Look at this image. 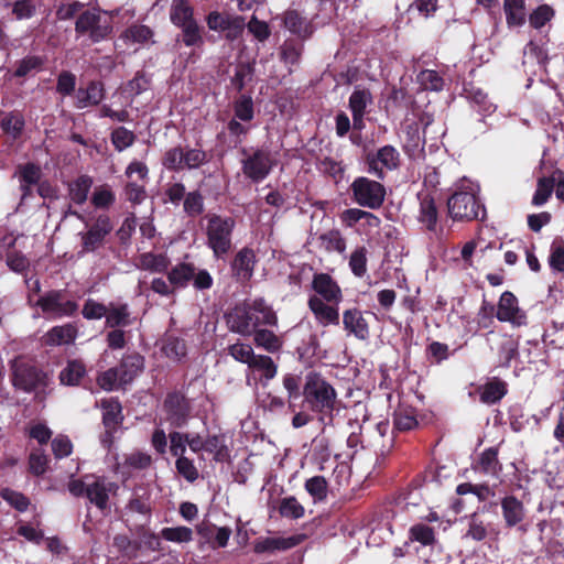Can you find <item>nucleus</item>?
<instances>
[{"label":"nucleus","instance_id":"nucleus-1","mask_svg":"<svg viewBox=\"0 0 564 564\" xmlns=\"http://www.w3.org/2000/svg\"><path fill=\"white\" fill-rule=\"evenodd\" d=\"M227 324L231 332L247 337L260 326H276L278 316L271 306L259 299L250 305L236 306L227 315Z\"/></svg>","mask_w":564,"mask_h":564},{"label":"nucleus","instance_id":"nucleus-2","mask_svg":"<svg viewBox=\"0 0 564 564\" xmlns=\"http://www.w3.org/2000/svg\"><path fill=\"white\" fill-rule=\"evenodd\" d=\"M302 394L313 412L328 415L336 409L337 392L319 372L310 371L305 376Z\"/></svg>","mask_w":564,"mask_h":564},{"label":"nucleus","instance_id":"nucleus-3","mask_svg":"<svg viewBox=\"0 0 564 564\" xmlns=\"http://www.w3.org/2000/svg\"><path fill=\"white\" fill-rule=\"evenodd\" d=\"M10 379L17 390L26 393L44 389L50 384L47 373L24 356H18L10 361Z\"/></svg>","mask_w":564,"mask_h":564},{"label":"nucleus","instance_id":"nucleus-4","mask_svg":"<svg viewBox=\"0 0 564 564\" xmlns=\"http://www.w3.org/2000/svg\"><path fill=\"white\" fill-rule=\"evenodd\" d=\"M207 246L216 258H224L232 248L231 235L236 227L232 217H223L217 214L206 216Z\"/></svg>","mask_w":564,"mask_h":564},{"label":"nucleus","instance_id":"nucleus-5","mask_svg":"<svg viewBox=\"0 0 564 564\" xmlns=\"http://www.w3.org/2000/svg\"><path fill=\"white\" fill-rule=\"evenodd\" d=\"M78 35H87L94 43L108 37L112 32L111 18L97 9H88L78 15L75 23Z\"/></svg>","mask_w":564,"mask_h":564},{"label":"nucleus","instance_id":"nucleus-6","mask_svg":"<svg viewBox=\"0 0 564 564\" xmlns=\"http://www.w3.org/2000/svg\"><path fill=\"white\" fill-rule=\"evenodd\" d=\"M352 199L359 206L378 209L386 198V187L376 180L359 176L350 184Z\"/></svg>","mask_w":564,"mask_h":564},{"label":"nucleus","instance_id":"nucleus-7","mask_svg":"<svg viewBox=\"0 0 564 564\" xmlns=\"http://www.w3.org/2000/svg\"><path fill=\"white\" fill-rule=\"evenodd\" d=\"M449 217L455 221H471L478 218L484 207L477 196L469 191H457L447 199Z\"/></svg>","mask_w":564,"mask_h":564},{"label":"nucleus","instance_id":"nucleus-8","mask_svg":"<svg viewBox=\"0 0 564 564\" xmlns=\"http://www.w3.org/2000/svg\"><path fill=\"white\" fill-rule=\"evenodd\" d=\"M367 171L378 180L386 177V171H393L400 166V153L392 145H384L377 152H369L365 156Z\"/></svg>","mask_w":564,"mask_h":564},{"label":"nucleus","instance_id":"nucleus-9","mask_svg":"<svg viewBox=\"0 0 564 564\" xmlns=\"http://www.w3.org/2000/svg\"><path fill=\"white\" fill-rule=\"evenodd\" d=\"M34 306L42 310L44 314L55 317L72 316L78 310V304L70 300H65L59 290H51L36 299Z\"/></svg>","mask_w":564,"mask_h":564},{"label":"nucleus","instance_id":"nucleus-10","mask_svg":"<svg viewBox=\"0 0 564 564\" xmlns=\"http://www.w3.org/2000/svg\"><path fill=\"white\" fill-rule=\"evenodd\" d=\"M118 489L119 486L117 482L104 476L93 477V480L88 482L86 498L98 510L106 513L110 510V497L116 496Z\"/></svg>","mask_w":564,"mask_h":564},{"label":"nucleus","instance_id":"nucleus-11","mask_svg":"<svg viewBox=\"0 0 564 564\" xmlns=\"http://www.w3.org/2000/svg\"><path fill=\"white\" fill-rule=\"evenodd\" d=\"M496 317L498 321L508 322L516 327L527 324V314L520 308L514 294L509 291L501 294L497 305Z\"/></svg>","mask_w":564,"mask_h":564},{"label":"nucleus","instance_id":"nucleus-12","mask_svg":"<svg viewBox=\"0 0 564 564\" xmlns=\"http://www.w3.org/2000/svg\"><path fill=\"white\" fill-rule=\"evenodd\" d=\"M271 169V154L269 151L263 149L256 150L251 155L242 161L243 174L253 182L263 180L270 173Z\"/></svg>","mask_w":564,"mask_h":564},{"label":"nucleus","instance_id":"nucleus-13","mask_svg":"<svg viewBox=\"0 0 564 564\" xmlns=\"http://www.w3.org/2000/svg\"><path fill=\"white\" fill-rule=\"evenodd\" d=\"M311 285L317 299L330 304H339L343 301L340 286L328 273H315Z\"/></svg>","mask_w":564,"mask_h":564},{"label":"nucleus","instance_id":"nucleus-14","mask_svg":"<svg viewBox=\"0 0 564 564\" xmlns=\"http://www.w3.org/2000/svg\"><path fill=\"white\" fill-rule=\"evenodd\" d=\"M166 412V419L175 427H181L186 423L189 414V403L187 399L178 392L170 393L163 404Z\"/></svg>","mask_w":564,"mask_h":564},{"label":"nucleus","instance_id":"nucleus-15","mask_svg":"<svg viewBox=\"0 0 564 564\" xmlns=\"http://www.w3.org/2000/svg\"><path fill=\"white\" fill-rule=\"evenodd\" d=\"M112 230L109 217L99 216L95 224L85 234H82V246L84 252H91L98 249L106 236Z\"/></svg>","mask_w":564,"mask_h":564},{"label":"nucleus","instance_id":"nucleus-16","mask_svg":"<svg viewBox=\"0 0 564 564\" xmlns=\"http://www.w3.org/2000/svg\"><path fill=\"white\" fill-rule=\"evenodd\" d=\"M307 305L321 326L327 327L330 325H339L340 318L338 304H330L323 301V299H317V296H310Z\"/></svg>","mask_w":564,"mask_h":564},{"label":"nucleus","instance_id":"nucleus-17","mask_svg":"<svg viewBox=\"0 0 564 564\" xmlns=\"http://www.w3.org/2000/svg\"><path fill=\"white\" fill-rule=\"evenodd\" d=\"M197 533L204 543L212 549L225 547L231 535V529L228 527H216L210 522L203 521L196 527Z\"/></svg>","mask_w":564,"mask_h":564},{"label":"nucleus","instance_id":"nucleus-18","mask_svg":"<svg viewBox=\"0 0 564 564\" xmlns=\"http://www.w3.org/2000/svg\"><path fill=\"white\" fill-rule=\"evenodd\" d=\"M343 326L348 335L365 340L369 336V325L365 313L357 307L345 310L343 313Z\"/></svg>","mask_w":564,"mask_h":564},{"label":"nucleus","instance_id":"nucleus-19","mask_svg":"<svg viewBox=\"0 0 564 564\" xmlns=\"http://www.w3.org/2000/svg\"><path fill=\"white\" fill-rule=\"evenodd\" d=\"M305 534H294L288 538H264L259 539L253 544L256 553L275 552L290 550L305 540Z\"/></svg>","mask_w":564,"mask_h":564},{"label":"nucleus","instance_id":"nucleus-20","mask_svg":"<svg viewBox=\"0 0 564 564\" xmlns=\"http://www.w3.org/2000/svg\"><path fill=\"white\" fill-rule=\"evenodd\" d=\"M254 264V251L245 247L235 256L231 263V270L238 281L246 282L252 276Z\"/></svg>","mask_w":564,"mask_h":564},{"label":"nucleus","instance_id":"nucleus-21","mask_svg":"<svg viewBox=\"0 0 564 564\" xmlns=\"http://www.w3.org/2000/svg\"><path fill=\"white\" fill-rule=\"evenodd\" d=\"M283 24L291 33L302 40L311 37L314 33L313 24L297 10H286L283 13Z\"/></svg>","mask_w":564,"mask_h":564},{"label":"nucleus","instance_id":"nucleus-22","mask_svg":"<svg viewBox=\"0 0 564 564\" xmlns=\"http://www.w3.org/2000/svg\"><path fill=\"white\" fill-rule=\"evenodd\" d=\"M419 221L430 231H435L438 223V210L434 197L430 193L419 194Z\"/></svg>","mask_w":564,"mask_h":564},{"label":"nucleus","instance_id":"nucleus-23","mask_svg":"<svg viewBox=\"0 0 564 564\" xmlns=\"http://www.w3.org/2000/svg\"><path fill=\"white\" fill-rule=\"evenodd\" d=\"M502 517L508 528L521 523L525 517L522 501L514 496H506L501 499Z\"/></svg>","mask_w":564,"mask_h":564},{"label":"nucleus","instance_id":"nucleus-24","mask_svg":"<svg viewBox=\"0 0 564 564\" xmlns=\"http://www.w3.org/2000/svg\"><path fill=\"white\" fill-rule=\"evenodd\" d=\"M100 408L102 409V422L107 431H115L123 421L120 402L115 398L102 399Z\"/></svg>","mask_w":564,"mask_h":564},{"label":"nucleus","instance_id":"nucleus-25","mask_svg":"<svg viewBox=\"0 0 564 564\" xmlns=\"http://www.w3.org/2000/svg\"><path fill=\"white\" fill-rule=\"evenodd\" d=\"M78 329L74 324L54 326L44 335V341L48 346L69 345L77 337Z\"/></svg>","mask_w":564,"mask_h":564},{"label":"nucleus","instance_id":"nucleus-26","mask_svg":"<svg viewBox=\"0 0 564 564\" xmlns=\"http://www.w3.org/2000/svg\"><path fill=\"white\" fill-rule=\"evenodd\" d=\"M105 97V88L100 82H90L86 88L76 91L77 108H86L98 105Z\"/></svg>","mask_w":564,"mask_h":564},{"label":"nucleus","instance_id":"nucleus-27","mask_svg":"<svg viewBox=\"0 0 564 564\" xmlns=\"http://www.w3.org/2000/svg\"><path fill=\"white\" fill-rule=\"evenodd\" d=\"M144 367V359L139 354L127 355L122 358L118 369L121 373V384L130 383L139 376Z\"/></svg>","mask_w":564,"mask_h":564},{"label":"nucleus","instance_id":"nucleus-28","mask_svg":"<svg viewBox=\"0 0 564 564\" xmlns=\"http://www.w3.org/2000/svg\"><path fill=\"white\" fill-rule=\"evenodd\" d=\"M253 343L258 348H262L270 354L279 352L283 347V337L276 335L270 329L259 328L252 333Z\"/></svg>","mask_w":564,"mask_h":564},{"label":"nucleus","instance_id":"nucleus-29","mask_svg":"<svg viewBox=\"0 0 564 564\" xmlns=\"http://www.w3.org/2000/svg\"><path fill=\"white\" fill-rule=\"evenodd\" d=\"M480 401L486 404H495L499 402L507 393V384L494 378L478 389Z\"/></svg>","mask_w":564,"mask_h":564},{"label":"nucleus","instance_id":"nucleus-30","mask_svg":"<svg viewBox=\"0 0 564 564\" xmlns=\"http://www.w3.org/2000/svg\"><path fill=\"white\" fill-rule=\"evenodd\" d=\"M170 20L177 28L194 21V8L188 0H172L170 4Z\"/></svg>","mask_w":564,"mask_h":564},{"label":"nucleus","instance_id":"nucleus-31","mask_svg":"<svg viewBox=\"0 0 564 564\" xmlns=\"http://www.w3.org/2000/svg\"><path fill=\"white\" fill-rule=\"evenodd\" d=\"M150 498L151 492L148 486H135L133 488L132 497L129 500L127 508L131 512L147 514L151 511Z\"/></svg>","mask_w":564,"mask_h":564},{"label":"nucleus","instance_id":"nucleus-32","mask_svg":"<svg viewBox=\"0 0 564 564\" xmlns=\"http://www.w3.org/2000/svg\"><path fill=\"white\" fill-rule=\"evenodd\" d=\"M106 324L107 326L115 327H124L128 326L130 321V311L128 304H116L109 303L107 305V314H106Z\"/></svg>","mask_w":564,"mask_h":564},{"label":"nucleus","instance_id":"nucleus-33","mask_svg":"<svg viewBox=\"0 0 564 564\" xmlns=\"http://www.w3.org/2000/svg\"><path fill=\"white\" fill-rule=\"evenodd\" d=\"M170 260L164 254L145 252L139 256L137 267L141 270L162 273L167 270Z\"/></svg>","mask_w":564,"mask_h":564},{"label":"nucleus","instance_id":"nucleus-34","mask_svg":"<svg viewBox=\"0 0 564 564\" xmlns=\"http://www.w3.org/2000/svg\"><path fill=\"white\" fill-rule=\"evenodd\" d=\"M93 186V178L88 175H80L68 184V195L72 202L82 205L87 200L88 193Z\"/></svg>","mask_w":564,"mask_h":564},{"label":"nucleus","instance_id":"nucleus-35","mask_svg":"<svg viewBox=\"0 0 564 564\" xmlns=\"http://www.w3.org/2000/svg\"><path fill=\"white\" fill-rule=\"evenodd\" d=\"M506 21L509 26H521L525 22L524 0H503Z\"/></svg>","mask_w":564,"mask_h":564},{"label":"nucleus","instance_id":"nucleus-36","mask_svg":"<svg viewBox=\"0 0 564 564\" xmlns=\"http://www.w3.org/2000/svg\"><path fill=\"white\" fill-rule=\"evenodd\" d=\"M86 375V367L80 360H69L59 372V381L65 386H77Z\"/></svg>","mask_w":564,"mask_h":564},{"label":"nucleus","instance_id":"nucleus-37","mask_svg":"<svg viewBox=\"0 0 564 564\" xmlns=\"http://www.w3.org/2000/svg\"><path fill=\"white\" fill-rule=\"evenodd\" d=\"M195 275L192 263H178L169 273L167 280L173 288H184Z\"/></svg>","mask_w":564,"mask_h":564},{"label":"nucleus","instance_id":"nucleus-38","mask_svg":"<svg viewBox=\"0 0 564 564\" xmlns=\"http://www.w3.org/2000/svg\"><path fill=\"white\" fill-rule=\"evenodd\" d=\"M205 452L213 454L217 462H226L229 459V449L225 443V436L221 434L208 435L205 438Z\"/></svg>","mask_w":564,"mask_h":564},{"label":"nucleus","instance_id":"nucleus-39","mask_svg":"<svg viewBox=\"0 0 564 564\" xmlns=\"http://www.w3.org/2000/svg\"><path fill=\"white\" fill-rule=\"evenodd\" d=\"M478 468L484 474L497 476L501 470V465L498 459V449L490 447L484 451L479 456Z\"/></svg>","mask_w":564,"mask_h":564},{"label":"nucleus","instance_id":"nucleus-40","mask_svg":"<svg viewBox=\"0 0 564 564\" xmlns=\"http://www.w3.org/2000/svg\"><path fill=\"white\" fill-rule=\"evenodd\" d=\"M152 456L145 452L134 451L124 456L122 467L132 470H144L151 467Z\"/></svg>","mask_w":564,"mask_h":564},{"label":"nucleus","instance_id":"nucleus-41","mask_svg":"<svg viewBox=\"0 0 564 564\" xmlns=\"http://www.w3.org/2000/svg\"><path fill=\"white\" fill-rule=\"evenodd\" d=\"M113 546L122 556L132 560L138 556L141 543L137 540H131L126 534H117L113 538Z\"/></svg>","mask_w":564,"mask_h":564},{"label":"nucleus","instance_id":"nucleus-42","mask_svg":"<svg viewBox=\"0 0 564 564\" xmlns=\"http://www.w3.org/2000/svg\"><path fill=\"white\" fill-rule=\"evenodd\" d=\"M248 367L252 370L260 371L267 381L272 380L278 372V366L273 359L267 355H256Z\"/></svg>","mask_w":564,"mask_h":564},{"label":"nucleus","instance_id":"nucleus-43","mask_svg":"<svg viewBox=\"0 0 564 564\" xmlns=\"http://www.w3.org/2000/svg\"><path fill=\"white\" fill-rule=\"evenodd\" d=\"M319 240L321 246L328 252L343 253L346 250V240L337 229L322 234Z\"/></svg>","mask_w":564,"mask_h":564},{"label":"nucleus","instance_id":"nucleus-44","mask_svg":"<svg viewBox=\"0 0 564 564\" xmlns=\"http://www.w3.org/2000/svg\"><path fill=\"white\" fill-rule=\"evenodd\" d=\"M42 0H17L12 3V14L17 20H28L36 14Z\"/></svg>","mask_w":564,"mask_h":564},{"label":"nucleus","instance_id":"nucleus-45","mask_svg":"<svg viewBox=\"0 0 564 564\" xmlns=\"http://www.w3.org/2000/svg\"><path fill=\"white\" fill-rule=\"evenodd\" d=\"M417 82L425 90L441 91L444 88L445 82L443 77L433 69H424L419 73Z\"/></svg>","mask_w":564,"mask_h":564},{"label":"nucleus","instance_id":"nucleus-46","mask_svg":"<svg viewBox=\"0 0 564 564\" xmlns=\"http://www.w3.org/2000/svg\"><path fill=\"white\" fill-rule=\"evenodd\" d=\"M555 186V177H541L538 180L536 191L532 197L534 206H541L551 197Z\"/></svg>","mask_w":564,"mask_h":564},{"label":"nucleus","instance_id":"nucleus-47","mask_svg":"<svg viewBox=\"0 0 564 564\" xmlns=\"http://www.w3.org/2000/svg\"><path fill=\"white\" fill-rule=\"evenodd\" d=\"M487 535L488 525L478 517L477 513H473L468 519V529L465 533V538L479 542L485 540Z\"/></svg>","mask_w":564,"mask_h":564},{"label":"nucleus","instance_id":"nucleus-48","mask_svg":"<svg viewBox=\"0 0 564 564\" xmlns=\"http://www.w3.org/2000/svg\"><path fill=\"white\" fill-rule=\"evenodd\" d=\"M182 30L183 42L186 46H200L204 43L200 28L196 20L178 26Z\"/></svg>","mask_w":564,"mask_h":564},{"label":"nucleus","instance_id":"nucleus-49","mask_svg":"<svg viewBox=\"0 0 564 564\" xmlns=\"http://www.w3.org/2000/svg\"><path fill=\"white\" fill-rule=\"evenodd\" d=\"M228 354L236 360L241 364H246L247 366L250 365L252 359L257 354H254L253 348L246 343L237 341L232 345H229Z\"/></svg>","mask_w":564,"mask_h":564},{"label":"nucleus","instance_id":"nucleus-50","mask_svg":"<svg viewBox=\"0 0 564 564\" xmlns=\"http://www.w3.org/2000/svg\"><path fill=\"white\" fill-rule=\"evenodd\" d=\"M554 9L549 4H541L529 15V23L534 29H541L554 18Z\"/></svg>","mask_w":564,"mask_h":564},{"label":"nucleus","instance_id":"nucleus-51","mask_svg":"<svg viewBox=\"0 0 564 564\" xmlns=\"http://www.w3.org/2000/svg\"><path fill=\"white\" fill-rule=\"evenodd\" d=\"M303 52V45L293 40L285 41L280 48V57L285 64L295 65L299 63Z\"/></svg>","mask_w":564,"mask_h":564},{"label":"nucleus","instance_id":"nucleus-52","mask_svg":"<svg viewBox=\"0 0 564 564\" xmlns=\"http://www.w3.org/2000/svg\"><path fill=\"white\" fill-rule=\"evenodd\" d=\"M410 540L420 542L422 545H433L436 542L434 530L423 523L413 525L410 529Z\"/></svg>","mask_w":564,"mask_h":564},{"label":"nucleus","instance_id":"nucleus-53","mask_svg":"<svg viewBox=\"0 0 564 564\" xmlns=\"http://www.w3.org/2000/svg\"><path fill=\"white\" fill-rule=\"evenodd\" d=\"M279 512L285 518L300 519L304 516V507L295 497H286L281 500Z\"/></svg>","mask_w":564,"mask_h":564},{"label":"nucleus","instance_id":"nucleus-54","mask_svg":"<svg viewBox=\"0 0 564 564\" xmlns=\"http://www.w3.org/2000/svg\"><path fill=\"white\" fill-rule=\"evenodd\" d=\"M162 164L170 171L184 170V150L181 147L169 149L163 155Z\"/></svg>","mask_w":564,"mask_h":564},{"label":"nucleus","instance_id":"nucleus-55","mask_svg":"<svg viewBox=\"0 0 564 564\" xmlns=\"http://www.w3.org/2000/svg\"><path fill=\"white\" fill-rule=\"evenodd\" d=\"M175 468L178 475L188 482H194L199 477L198 469L194 465V462L187 456L176 458Z\"/></svg>","mask_w":564,"mask_h":564},{"label":"nucleus","instance_id":"nucleus-56","mask_svg":"<svg viewBox=\"0 0 564 564\" xmlns=\"http://www.w3.org/2000/svg\"><path fill=\"white\" fill-rule=\"evenodd\" d=\"M184 212L189 217L199 216L204 212V198L198 191L189 192L184 198Z\"/></svg>","mask_w":564,"mask_h":564},{"label":"nucleus","instance_id":"nucleus-57","mask_svg":"<svg viewBox=\"0 0 564 564\" xmlns=\"http://www.w3.org/2000/svg\"><path fill=\"white\" fill-rule=\"evenodd\" d=\"M349 267L356 276H364L367 272V249L359 247L352 251L349 258Z\"/></svg>","mask_w":564,"mask_h":564},{"label":"nucleus","instance_id":"nucleus-58","mask_svg":"<svg viewBox=\"0 0 564 564\" xmlns=\"http://www.w3.org/2000/svg\"><path fill=\"white\" fill-rule=\"evenodd\" d=\"M135 140V135L132 131L126 129L124 127H119L115 129L111 133V141L116 150L119 152L126 150L131 147Z\"/></svg>","mask_w":564,"mask_h":564},{"label":"nucleus","instance_id":"nucleus-59","mask_svg":"<svg viewBox=\"0 0 564 564\" xmlns=\"http://www.w3.org/2000/svg\"><path fill=\"white\" fill-rule=\"evenodd\" d=\"M48 468V457L41 451L35 449L29 456V470L35 476H41L46 473Z\"/></svg>","mask_w":564,"mask_h":564},{"label":"nucleus","instance_id":"nucleus-60","mask_svg":"<svg viewBox=\"0 0 564 564\" xmlns=\"http://www.w3.org/2000/svg\"><path fill=\"white\" fill-rule=\"evenodd\" d=\"M161 535L164 540L176 543H186L193 539V532L187 527L164 528Z\"/></svg>","mask_w":564,"mask_h":564},{"label":"nucleus","instance_id":"nucleus-61","mask_svg":"<svg viewBox=\"0 0 564 564\" xmlns=\"http://www.w3.org/2000/svg\"><path fill=\"white\" fill-rule=\"evenodd\" d=\"M305 489L315 500L322 501L327 496V481L323 476L312 477L305 481Z\"/></svg>","mask_w":564,"mask_h":564},{"label":"nucleus","instance_id":"nucleus-62","mask_svg":"<svg viewBox=\"0 0 564 564\" xmlns=\"http://www.w3.org/2000/svg\"><path fill=\"white\" fill-rule=\"evenodd\" d=\"M98 386L105 391L113 390L118 384L121 386V373L118 367L110 368L97 378Z\"/></svg>","mask_w":564,"mask_h":564},{"label":"nucleus","instance_id":"nucleus-63","mask_svg":"<svg viewBox=\"0 0 564 564\" xmlns=\"http://www.w3.org/2000/svg\"><path fill=\"white\" fill-rule=\"evenodd\" d=\"M371 102V95L367 90H355L349 98V108L352 113L365 115L368 104Z\"/></svg>","mask_w":564,"mask_h":564},{"label":"nucleus","instance_id":"nucleus-64","mask_svg":"<svg viewBox=\"0 0 564 564\" xmlns=\"http://www.w3.org/2000/svg\"><path fill=\"white\" fill-rule=\"evenodd\" d=\"M550 267L557 272H564V241L555 240L551 246Z\"/></svg>","mask_w":564,"mask_h":564}]
</instances>
